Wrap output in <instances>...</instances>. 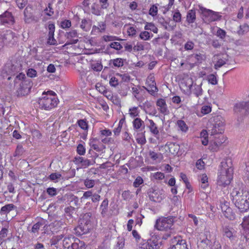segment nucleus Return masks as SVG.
Listing matches in <instances>:
<instances>
[{
    "label": "nucleus",
    "mask_w": 249,
    "mask_h": 249,
    "mask_svg": "<svg viewBox=\"0 0 249 249\" xmlns=\"http://www.w3.org/2000/svg\"><path fill=\"white\" fill-rule=\"evenodd\" d=\"M67 42L65 45L75 44L78 41V34L76 30H72L66 35Z\"/></svg>",
    "instance_id": "nucleus-17"
},
{
    "label": "nucleus",
    "mask_w": 249,
    "mask_h": 249,
    "mask_svg": "<svg viewBox=\"0 0 249 249\" xmlns=\"http://www.w3.org/2000/svg\"><path fill=\"white\" fill-rule=\"evenodd\" d=\"M226 33L224 30L221 29L220 28H218L217 32H216V36L218 37H219V38H220L222 39H224L226 36Z\"/></svg>",
    "instance_id": "nucleus-53"
},
{
    "label": "nucleus",
    "mask_w": 249,
    "mask_h": 249,
    "mask_svg": "<svg viewBox=\"0 0 249 249\" xmlns=\"http://www.w3.org/2000/svg\"><path fill=\"white\" fill-rule=\"evenodd\" d=\"M43 226V224L41 222H37L36 224H34L32 229V231L33 233H36L38 232V230L40 229V227Z\"/></svg>",
    "instance_id": "nucleus-59"
},
{
    "label": "nucleus",
    "mask_w": 249,
    "mask_h": 249,
    "mask_svg": "<svg viewBox=\"0 0 249 249\" xmlns=\"http://www.w3.org/2000/svg\"><path fill=\"white\" fill-rule=\"evenodd\" d=\"M60 26L63 29L70 28L71 26V22L69 20H65L61 22Z\"/></svg>",
    "instance_id": "nucleus-57"
},
{
    "label": "nucleus",
    "mask_w": 249,
    "mask_h": 249,
    "mask_svg": "<svg viewBox=\"0 0 249 249\" xmlns=\"http://www.w3.org/2000/svg\"><path fill=\"white\" fill-rule=\"evenodd\" d=\"M147 241L142 240L138 244V249H151Z\"/></svg>",
    "instance_id": "nucleus-38"
},
{
    "label": "nucleus",
    "mask_w": 249,
    "mask_h": 249,
    "mask_svg": "<svg viewBox=\"0 0 249 249\" xmlns=\"http://www.w3.org/2000/svg\"><path fill=\"white\" fill-rule=\"evenodd\" d=\"M147 122L150 132L157 138L159 142H160L161 140L159 138V131L157 125L152 120L149 119Z\"/></svg>",
    "instance_id": "nucleus-18"
},
{
    "label": "nucleus",
    "mask_w": 249,
    "mask_h": 249,
    "mask_svg": "<svg viewBox=\"0 0 249 249\" xmlns=\"http://www.w3.org/2000/svg\"><path fill=\"white\" fill-rule=\"evenodd\" d=\"M200 138L202 144L204 145H207L208 143V134L206 130L204 129L201 132Z\"/></svg>",
    "instance_id": "nucleus-30"
},
{
    "label": "nucleus",
    "mask_w": 249,
    "mask_h": 249,
    "mask_svg": "<svg viewBox=\"0 0 249 249\" xmlns=\"http://www.w3.org/2000/svg\"><path fill=\"white\" fill-rule=\"evenodd\" d=\"M89 0H84V1L83 2V4L85 6V9H83L81 8H79L78 9L80 11H84L87 14H89V15L93 14V15L98 16L99 15L98 14V11L95 10V9L94 8V6L93 5L91 6V10L90 12H86V11L88 10V9H87L88 7H87L89 4Z\"/></svg>",
    "instance_id": "nucleus-25"
},
{
    "label": "nucleus",
    "mask_w": 249,
    "mask_h": 249,
    "mask_svg": "<svg viewBox=\"0 0 249 249\" xmlns=\"http://www.w3.org/2000/svg\"><path fill=\"white\" fill-rule=\"evenodd\" d=\"M157 106L160 112L164 115L168 112L165 100L163 99H159L157 101Z\"/></svg>",
    "instance_id": "nucleus-21"
},
{
    "label": "nucleus",
    "mask_w": 249,
    "mask_h": 249,
    "mask_svg": "<svg viewBox=\"0 0 249 249\" xmlns=\"http://www.w3.org/2000/svg\"><path fill=\"white\" fill-rule=\"evenodd\" d=\"M124 246V240L123 238L118 239L116 245V249H122Z\"/></svg>",
    "instance_id": "nucleus-64"
},
{
    "label": "nucleus",
    "mask_w": 249,
    "mask_h": 249,
    "mask_svg": "<svg viewBox=\"0 0 249 249\" xmlns=\"http://www.w3.org/2000/svg\"><path fill=\"white\" fill-rule=\"evenodd\" d=\"M79 126L84 131H88L89 126L88 122L84 119L79 120L77 121Z\"/></svg>",
    "instance_id": "nucleus-34"
},
{
    "label": "nucleus",
    "mask_w": 249,
    "mask_h": 249,
    "mask_svg": "<svg viewBox=\"0 0 249 249\" xmlns=\"http://www.w3.org/2000/svg\"><path fill=\"white\" fill-rule=\"evenodd\" d=\"M146 84L149 87L150 90L153 92L158 91L157 88L156 86L154 76L152 75L149 76L146 80Z\"/></svg>",
    "instance_id": "nucleus-23"
},
{
    "label": "nucleus",
    "mask_w": 249,
    "mask_h": 249,
    "mask_svg": "<svg viewBox=\"0 0 249 249\" xmlns=\"http://www.w3.org/2000/svg\"><path fill=\"white\" fill-rule=\"evenodd\" d=\"M249 31V26L247 24L241 25L238 31L239 34H244Z\"/></svg>",
    "instance_id": "nucleus-46"
},
{
    "label": "nucleus",
    "mask_w": 249,
    "mask_h": 249,
    "mask_svg": "<svg viewBox=\"0 0 249 249\" xmlns=\"http://www.w3.org/2000/svg\"><path fill=\"white\" fill-rule=\"evenodd\" d=\"M111 48H113L116 50H120L122 48V45L118 42H113L109 44Z\"/></svg>",
    "instance_id": "nucleus-58"
},
{
    "label": "nucleus",
    "mask_w": 249,
    "mask_h": 249,
    "mask_svg": "<svg viewBox=\"0 0 249 249\" xmlns=\"http://www.w3.org/2000/svg\"><path fill=\"white\" fill-rule=\"evenodd\" d=\"M90 216L89 213L85 214L79 221L80 224L75 228L78 234L81 235L88 233L91 227Z\"/></svg>",
    "instance_id": "nucleus-6"
},
{
    "label": "nucleus",
    "mask_w": 249,
    "mask_h": 249,
    "mask_svg": "<svg viewBox=\"0 0 249 249\" xmlns=\"http://www.w3.org/2000/svg\"><path fill=\"white\" fill-rule=\"evenodd\" d=\"M233 169L226 161L221 162L218 172L217 183L223 187L228 186L233 179Z\"/></svg>",
    "instance_id": "nucleus-1"
},
{
    "label": "nucleus",
    "mask_w": 249,
    "mask_h": 249,
    "mask_svg": "<svg viewBox=\"0 0 249 249\" xmlns=\"http://www.w3.org/2000/svg\"><path fill=\"white\" fill-rule=\"evenodd\" d=\"M200 188L205 190L209 186V178L206 174L200 175L199 177Z\"/></svg>",
    "instance_id": "nucleus-20"
},
{
    "label": "nucleus",
    "mask_w": 249,
    "mask_h": 249,
    "mask_svg": "<svg viewBox=\"0 0 249 249\" xmlns=\"http://www.w3.org/2000/svg\"><path fill=\"white\" fill-rule=\"evenodd\" d=\"M62 176L58 173L51 174L49 176V179L54 182H58L61 178Z\"/></svg>",
    "instance_id": "nucleus-37"
},
{
    "label": "nucleus",
    "mask_w": 249,
    "mask_h": 249,
    "mask_svg": "<svg viewBox=\"0 0 249 249\" xmlns=\"http://www.w3.org/2000/svg\"><path fill=\"white\" fill-rule=\"evenodd\" d=\"M208 80L209 83L215 85L217 84V80L216 76L213 74H210L208 76Z\"/></svg>",
    "instance_id": "nucleus-49"
},
{
    "label": "nucleus",
    "mask_w": 249,
    "mask_h": 249,
    "mask_svg": "<svg viewBox=\"0 0 249 249\" xmlns=\"http://www.w3.org/2000/svg\"><path fill=\"white\" fill-rule=\"evenodd\" d=\"M91 67L92 69L96 71H101L103 69L101 63L98 61H94L91 63Z\"/></svg>",
    "instance_id": "nucleus-33"
},
{
    "label": "nucleus",
    "mask_w": 249,
    "mask_h": 249,
    "mask_svg": "<svg viewBox=\"0 0 249 249\" xmlns=\"http://www.w3.org/2000/svg\"><path fill=\"white\" fill-rule=\"evenodd\" d=\"M139 111L137 107H132L129 109V114L130 117L134 118L137 117L139 114Z\"/></svg>",
    "instance_id": "nucleus-44"
},
{
    "label": "nucleus",
    "mask_w": 249,
    "mask_h": 249,
    "mask_svg": "<svg viewBox=\"0 0 249 249\" xmlns=\"http://www.w3.org/2000/svg\"><path fill=\"white\" fill-rule=\"evenodd\" d=\"M144 29L146 30H150L154 33H157L158 28L152 23H146L144 26Z\"/></svg>",
    "instance_id": "nucleus-40"
},
{
    "label": "nucleus",
    "mask_w": 249,
    "mask_h": 249,
    "mask_svg": "<svg viewBox=\"0 0 249 249\" xmlns=\"http://www.w3.org/2000/svg\"><path fill=\"white\" fill-rule=\"evenodd\" d=\"M168 249H188L185 240L180 236H176L172 239L171 246Z\"/></svg>",
    "instance_id": "nucleus-13"
},
{
    "label": "nucleus",
    "mask_w": 249,
    "mask_h": 249,
    "mask_svg": "<svg viewBox=\"0 0 249 249\" xmlns=\"http://www.w3.org/2000/svg\"><path fill=\"white\" fill-rule=\"evenodd\" d=\"M241 226L243 228L242 233L246 238L247 235L249 234V216L244 217Z\"/></svg>",
    "instance_id": "nucleus-24"
},
{
    "label": "nucleus",
    "mask_w": 249,
    "mask_h": 249,
    "mask_svg": "<svg viewBox=\"0 0 249 249\" xmlns=\"http://www.w3.org/2000/svg\"><path fill=\"white\" fill-rule=\"evenodd\" d=\"M235 206L242 212H246L249 209V196L245 193L242 198L238 200L237 197H235Z\"/></svg>",
    "instance_id": "nucleus-10"
},
{
    "label": "nucleus",
    "mask_w": 249,
    "mask_h": 249,
    "mask_svg": "<svg viewBox=\"0 0 249 249\" xmlns=\"http://www.w3.org/2000/svg\"><path fill=\"white\" fill-rule=\"evenodd\" d=\"M220 207L221 211L222 213H223L224 212H226V211L227 210V209L230 207V203L229 202L224 200L221 202Z\"/></svg>",
    "instance_id": "nucleus-51"
},
{
    "label": "nucleus",
    "mask_w": 249,
    "mask_h": 249,
    "mask_svg": "<svg viewBox=\"0 0 249 249\" xmlns=\"http://www.w3.org/2000/svg\"><path fill=\"white\" fill-rule=\"evenodd\" d=\"M245 193H247L249 196V192L246 189L244 184L242 183H236L231 190L230 196L233 203L235 202V197H237L238 200L242 198V196Z\"/></svg>",
    "instance_id": "nucleus-7"
},
{
    "label": "nucleus",
    "mask_w": 249,
    "mask_h": 249,
    "mask_svg": "<svg viewBox=\"0 0 249 249\" xmlns=\"http://www.w3.org/2000/svg\"><path fill=\"white\" fill-rule=\"evenodd\" d=\"M174 223V219L172 217H161L156 221L155 227L158 231H168L172 230Z\"/></svg>",
    "instance_id": "nucleus-5"
},
{
    "label": "nucleus",
    "mask_w": 249,
    "mask_h": 249,
    "mask_svg": "<svg viewBox=\"0 0 249 249\" xmlns=\"http://www.w3.org/2000/svg\"><path fill=\"white\" fill-rule=\"evenodd\" d=\"M212 108L210 106L205 105L202 107L201 109V113L203 115L208 114L211 112Z\"/></svg>",
    "instance_id": "nucleus-50"
},
{
    "label": "nucleus",
    "mask_w": 249,
    "mask_h": 249,
    "mask_svg": "<svg viewBox=\"0 0 249 249\" xmlns=\"http://www.w3.org/2000/svg\"><path fill=\"white\" fill-rule=\"evenodd\" d=\"M136 140L137 142L141 144H144L146 142L145 136L142 133L138 134Z\"/></svg>",
    "instance_id": "nucleus-48"
},
{
    "label": "nucleus",
    "mask_w": 249,
    "mask_h": 249,
    "mask_svg": "<svg viewBox=\"0 0 249 249\" xmlns=\"http://www.w3.org/2000/svg\"><path fill=\"white\" fill-rule=\"evenodd\" d=\"M143 182V180L142 178L141 177L139 176L136 178L135 181H134L133 186L137 188L139 187L140 185L142 184Z\"/></svg>",
    "instance_id": "nucleus-55"
},
{
    "label": "nucleus",
    "mask_w": 249,
    "mask_h": 249,
    "mask_svg": "<svg viewBox=\"0 0 249 249\" xmlns=\"http://www.w3.org/2000/svg\"><path fill=\"white\" fill-rule=\"evenodd\" d=\"M200 57V55L198 54L192 55L190 56L189 59V60L191 61V62H189V63L187 64L181 63V66H183L184 65H185L186 69H191L194 66L196 63L199 61Z\"/></svg>",
    "instance_id": "nucleus-22"
},
{
    "label": "nucleus",
    "mask_w": 249,
    "mask_h": 249,
    "mask_svg": "<svg viewBox=\"0 0 249 249\" xmlns=\"http://www.w3.org/2000/svg\"><path fill=\"white\" fill-rule=\"evenodd\" d=\"M43 14L46 16H52L53 15L54 12L53 9L51 6V4L49 3L47 7H46L43 10Z\"/></svg>",
    "instance_id": "nucleus-43"
},
{
    "label": "nucleus",
    "mask_w": 249,
    "mask_h": 249,
    "mask_svg": "<svg viewBox=\"0 0 249 249\" xmlns=\"http://www.w3.org/2000/svg\"><path fill=\"white\" fill-rule=\"evenodd\" d=\"M149 156L152 160L159 161H160L163 158V156L161 153H156L154 151H150Z\"/></svg>",
    "instance_id": "nucleus-32"
},
{
    "label": "nucleus",
    "mask_w": 249,
    "mask_h": 249,
    "mask_svg": "<svg viewBox=\"0 0 249 249\" xmlns=\"http://www.w3.org/2000/svg\"><path fill=\"white\" fill-rule=\"evenodd\" d=\"M152 177L155 179L162 180L164 178V175L161 172H157L153 173Z\"/></svg>",
    "instance_id": "nucleus-56"
},
{
    "label": "nucleus",
    "mask_w": 249,
    "mask_h": 249,
    "mask_svg": "<svg viewBox=\"0 0 249 249\" xmlns=\"http://www.w3.org/2000/svg\"><path fill=\"white\" fill-rule=\"evenodd\" d=\"M84 184L87 188H91L94 186L95 184V180L93 179L87 178L84 180Z\"/></svg>",
    "instance_id": "nucleus-42"
},
{
    "label": "nucleus",
    "mask_w": 249,
    "mask_h": 249,
    "mask_svg": "<svg viewBox=\"0 0 249 249\" xmlns=\"http://www.w3.org/2000/svg\"><path fill=\"white\" fill-rule=\"evenodd\" d=\"M71 248L72 249H85V245L83 241L80 240L78 238H74Z\"/></svg>",
    "instance_id": "nucleus-27"
},
{
    "label": "nucleus",
    "mask_w": 249,
    "mask_h": 249,
    "mask_svg": "<svg viewBox=\"0 0 249 249\" xmlns=\"http://www.w3.org/2000/svg\"><path fill=\"white\" fill-rule=\"evenodd\" d=\"M193 85L192 78L189 75L184 76L180 83V87L182 90L186 94H190L191 89Z\"/></svg>",
    "instance_id": "nucleus-14"
},
{
    "label": "nucleus",
    "mask_w": 249,
    "mask_h": 249,
    "mask_svg": "<svg viewBox=\"0 0 249 249\" xmlns=\"http://www.w3.org/2000/svg\"><path fill=\"white\" fill-rule=\"evenodd\" d=\"M143 124V122L140 118H136L133 122V125L135 129H138Z\"/></svg>",
    "instance_id": "nucleus-41"
},
{
    "label": "nucleus",
    "mask_w": 249,
    "mask_h": 249,
    "mask_svg": "<svg viewBox=\"0 0 249 249\" xmlns=\"http://www.w3.org/2000/svg\"><path fill=\"white\" fill-rule=\"evenodd\" d=\"M223 213L225 217L231 220L234 219L235 217V213L233 212L231 208L230 207L228 208L226 212H224Z\"/></svg>",
    "instance_id": "nucleus-31"
},
{
    "label": "nucleus",
    "mask_w": 249,
    "mask_h": 249,
    "mask_svg": "<svg viewBox=\"0 0 249 249\" xmlns=\"http://www.w3.org/2000/svg\"><path fill=\"white\" fill-rule=\"evenodd\" d=\"M140 37L143 40H148L151 38V36L148 32L145 31L140 33Z\"/></svg>",
    "instance_id": "nucleus-45"
},
{
    "label": "nucleus",
    "mask_w": 249,
    "mask_h": 249,
    "mask_svg": "<svg viewBox=\"0 0 249 249\" xmlns=\"http://www.w3.org/2000/svg\"><path fill=\"white\" fill-rule=\"evenodd\" d=\"M14 84L18 95L19 96L28 95L30 92L33 86L31 80L28 78L23 73H20L16 76Z\"/></svg>",
    "instance_id": "nucleus-2"
},
{
    "label": "nucleus",
    "mask_w": 249,
    "mask_h": 249,
    "mask_svg": "<svg viewBox=\"0 0 249 249\" xmlns=\"http://www.w3.org/2000/svg\"><path fill=\"white\" fill-rule=\"evenodd\" d=\"M0 20L2 24H12L14 22V18L13 17H0Z\"/></svg>",
    "instance_id": "nucleus-35"
},
{
    "label": "nucleus",
    "mask_w": 249,
    "mask_h": 249,
    "mask_svg": "<svg viewBox=\"0 0 249 249\" xmlns=\"http://www.w3.org/2000/svg\"><path fill=\"white\" fill-rule=\"evenodd\" d=\"M177 124L178 129L182 132L186 133L189 130L188 125L182 120H178L177 121Z\"/></svg>",
    "instance_id": "nucleus-29"
},
{
    "label": "nucleus",
    "mask_w": 249,
    "mask_h": 249,
    "mask_svg": "<svg viewBox=\"0 0 249 249\" xmlns=\"http://www.w3.org/2000/svg\"><path fill=\"white\" fill-rule=\"evenodd\" d=\"M77 152L80 155H84L86 152V149L82 144H79L77 147Z\"/></svg>",
    "instance_id": "nucleus-52"
},
{
    "label": "nucleus",
    "mask_w": 249,
    "mask_h": 249,
    "mask_svg": "<svg viewBox=\"0 0 249 249\" xmlns=\"http://www.w3.org/2000/svg\"><path fill=\"white\" fill-rule=\"evenodd\" d=\"M27 74L29 77L33 78L36 76L37 72L35 69H29L27 72Z\"/></svg>",
    "instance_id": "nucleus-62"
},
{
    "label": "nucleus",
    "mask_w": 249,
    "mask_h": 249,
    "mask_svg": "<svg viewBox=\"0 0 249 249\" xmlns=\"http://www.w3.org/2000/svg\"><path fill=\"white\" fill-rule=\"evenodd\" d=\"M19 70V68L9 63L6 64L1 71V76L4 79L10 80L12 75Z\"/></svg>",
    "instance_id": "nucleus-9"
},
{
    "label": "nucleus",
    "mask_w": 249,
    "mask_h": 249,
    "mask_svg": "<svg viewBox=\"0 0 249 249\" xmlns=\"http://www.w3.org/2000/svg\"><path fill=\"white\" fill-rule=\"evenodd\" d=\"M2 38V41L0 44L2 43V42L4 41H10L11 39H13L14 37V35L13 32L10 30H6L3 33V34H0Z\"/></svg>",
    "instance_id": "nucleus-26"
},
{
    "label": "nucleus",
    "mask_w": 249,
    "mask_h": 249,
    "mask_svg": "<svg viewBox=\"0 0 249 249\" xmlns=\"http://www.w3.org/2000/svg\"><path fill=\"white\" fill-rule=\"evenodd\" d=\"M234 111L237 114H246L249 111L248 105L246 103H237L234 106Z\"/></svg>",
    "instance_id": "nucleus-16"
},
{
    "label": "nucleus",
    "mask_w": 249,
    "mask_h": 249,
    "mask_svg": "<svg viewBox=\"0 0 249 249\" xmlns=\"http://www.w3.org/2000/svg\"><path fill=\"white\" fill-rule=\"evenodd\" d=\"M148 194L149 199L155 202H160L165 198L163 191L159 189L151 188Z\"/></svg>",
    "instance_id": "nucleus-12"
},
{
    "label": "nucleus",
    "mask_w": 249,
    "mask_h": 249,
    "mask_svg": "<svg viewBox=\"0 0 249 249\" xmlns=\"http://www.w3.org/2000/svg\"><path fill=\"white\" fill-rule=\"evenodd\" d=\"M148 242L149 245H150V247L151 249H157L160 247V242L157 236H153L148 240Z\"/></svg>",
    "instance_id": "nucleus-28"
},
{
    "label": "nucleus",
    "mask_w": 249,
    "mask_h": 249,
    "mask_svg": "<svg viewBox=\"0 0 249 249\" xmlns=\"http://www.w3.org/2000/svg\"><path fill=\"white\" fill-rule=\"evenodd\" d=\"M126 31L129 36H133L135 35L136 33V30L133 27H127L126 28Z\"/></svg>",
    "instance_id": "nucleus-61"
},
{
    "label": "nucleus",
    "mask_w": 249,
    "mask_h": 249,
    "mask_svg": "<svg viewBox=\"0 0 249 249\" xmlns=\"http://www.w3.org/2000/svg\"><path fill=\"white\" fill-rule=\"evenodd\" d=\"M108 202L107 199H106L103 201L100 206V208L102 210V213H106L108 206Z\"/></svg>",
    "instance_id": "nucleus-54"
},
{
    "label": "nucleus",
    "mask_w": 249,
    "mask_h": 249,
    "mask_svg": "<svg viewBox=\"0 0 249 249\" xmlns=\"http://www.w3.org/2000/svg\"><path fill=\"white\" fill-rule=\"evenodd\" d=\"M74 238L72 235L63 232L62 234L54 236L51 240V244L55 246L57 248L72 249L71 246Z\"/></svg>",
    "instance_id": "nucleus-4"
},
{
    "label": "nucleus",
    "mask_w": 249,
    "mask_h": 249,
    "mask_svg": "<svg viewBox=\"0 0 249 249\" xmlns=\"http://www.w3.org/2000/svg\"><path fill=\"white\" fill-rule=\"evenodd\" d=\"M18 7L20 8H24L27 3V0H16Z\"/></svg>",
    "instance_id": "nucleus-63"
},
{
    "label": "nucleus",
    "mask_w": 249,
    "mask_h": 249,
    "mask_svg": "<svg viewBox=\"0 0 249 249\" xmlns=\"http://www.w3.org/2000/svg\"><path fill=\"white\" fill-rule=\"evenodd\" d=\"M214 139L210 142L209 148L213 151H217L219 150L221 145L225 143L227 140L226 137L222 134H217Z\"/></svg>",
    "instance_id": "nucleus-11"
},
{
    "label": "nucleus",
    "mask_w": 249,
    "mask_h": 249,
    "mask_svg": "<svg viewBox=\"0 0 249 249\" xmlns=\"http://www.w3.org/2000/svg\"><path fill=\"white\" fill-rule=\"evenodd\" d=\"M8 228H2L0 232V238L3 241L8 235Z\"/></svg>",
    "instance_id": "nucleus-47"
},
{
    "label": "nucleus",
    "mask_w": 249,
    "mask_h": 249,
    "mask_svg": "<svg viewBox=\"0 0 249 249\" xmlns=\"http://www.w3.org/2000/svg\"><path fill=\"white\" fill-rule=\"evenodd\" d=\"M225 125V120L224 118L220 116H216L214 119V124L211 129V135L222 134L224 130Z\"/></svg>",
    "instance_id": "nucleus-8"
},
{
    "label": "nucleus",
    "mask_w": 249,
    "mask_h": 249,
    "mask_svg": "<svg viewBox=\"0 0 249 249\" xmlns=\"http://www.w3.org/2000/svg\"><path fill=\"white\" fill-rule=\"evenodd\" d=\"M14 208V205L12 204L6 205L1 209L0 213L1 214H6L9 213Z\"/></svg>",
    "instance_id": "nucleus-36"
},
{
    "label": "nucleus",
    "mask_w": 249,
    "mask_h": 249,
    "mask_svg": "<svg viewBox=\"0 0 249 249\" xmlns=\"http://www.w3.org/2000/svg\"><path fill=\"white\" fill-rule=\"evenodd\" d=\"M197 13L203 15V16H217V13L213 10L206 9L202 6L198 5V8H196Z\"/></svg>",
    "instance_id": "nucleus-19"
},
{
    "label": "nucleus",
    "mask_w": 249,
    "mask_h": 249,
    "mask_svg": "<svg viewBox=\"0 0 249 249\" xmlns=\"http://www.w3.org/2000/svg\"><path fill=\"white\" fill-rule=\"evenodd\" d=\"M223 236L228 238L231 242L233 243L236 241V231L233 228L229 226H225L222 228Z\"/></svg>",
    "instance_id": "nucleus-15"
},
{
    "label": "nucleus",
    "mask_w": 249,
    "mask_h": 249,
    "mask_svg": "<svg viewBox=\"0 0 249 249\" xmlns=\"http://www.w3.org/2000/svg\"><path fill=\"white\" fill-rule=\"evenodd\" d=\"M39 107L41 109L49 110L56 107L58 100L55 93L53 91L43 92L42 96L38 100Z\"/></svg>",
    "instance_id": "nucleus-3"
},
{
    "label": "nucleus",
    "mask_w": 249,
    "mask_h": 249,
    "mask_svg": "<svg viewBox=\"0 0 249 249\" xmlns=\"http://www.w3.org/2000/svg\"><path fill=\"white\" fill-rule=\"evenodd\" d=\"M48 43L50 45L56 44V41L54 38V34H48Z\"/></svg>",
    "instance_id": "nucleus-60"
},
{
    "label": "nucleus",
    "mask_w": 249,
    "mask_h": 249,
    "mask_svg": "<svg viewBox=\"0 0 249 249\" xmlns=\"http://www.w3.org/2000/svg\"><path fill=\"white\" fill-rule=\"evenodd\" d=\"M201 85V84L199 85H195L194 86V89H193V92L197 97L202 94V89Z\"/></svg>",
    "instance_id": "nucleus-39"
}]
</instances>
